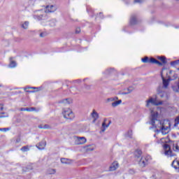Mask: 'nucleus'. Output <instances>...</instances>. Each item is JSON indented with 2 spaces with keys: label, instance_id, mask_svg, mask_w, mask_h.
Segmentation results:
<instances>
[{
  "label": "nucleus",
  "instance_id": "1",
  "mask_svg": "<svg viewBox=\"0 0 179 179\" xmlns=\"http://www.w3.org/2000/svg\"><path fill=\"white\" fill-rule=\"evenodd\" d=\"M33 17L35 20H38V22L41 20H48V15L45 14V12L43 9L34 10Z\"/></svg>",
  "mask_w": 179,
  "mask_h": 179
},
{
  "label": "nucleus",
  "instance_id": "2",
  "mask_svg": "<svg viewBox=\"0 0 179 179\" xmlns=\"http://www.w3.org/2000/svg\"><path fill=\"white\" fill-rule=\"evenodd\" d=\"M159 117V113L157 111H151V117H150V124L152 125V127H150V129H152V128H157V126H156V121H158L159 124L162 125V122L159 120H157Z\"/></svg>",
  "mask_w": 179,
  "mask_h": 179
},
{
  "label": "nucleus",
  "instance_id": "3",
  "mask_svg": "<svg viewBox=\"0 0 179 179\" xmlns=\"http://www.w3.org/2000/svg\"><path fill=\"white\" fill-rule=\"evenodd\" d=\"M62 114L66 120H73L75 118V115H73V112L69 108L63 109Z\"/></svg>",
  "mask_w": 179,
  "mask_h": 179
},
{
  "label": "nucleus",
  "instance_id": "4",
  "mask_svg": "<svg viewBox=\"0 0 179 179\" xmlns=\"http://www.w3.org/2000/svg\"><path fill=\"white\" fill-rule=\"evenodd\" d=\"M152 160V157L148 155L146 157H142L141 159L138 161V164L141 167H145L146 165L148 164L149 161Z\"/></svg>",
  "mask_w": 179,
  "mask_h": 179
},
{
  "label": "nucleus",
  "instance_id": "5",
  "mask_svg": "<svg viewBox=\"0 0 179 179\" xmlns=\"http://www.w3.org/2000/svg\"><path fill=\"white\" fill-rule=\"evenodd\" d=\"M151 103V104H153V106H162L163 105V101H157L156 99L153 98H150L148 100L146 101V107H149V104Z\"/></svg>",
  "mask_w": 179,
  "mask_h": 179
},
{
  "label": "nucleus",
  "instance_id": "6",
  "mask_svg": "<svg viewBox=\"0 0 179 179\" xmlns=\"http://www.w3.org/2000/svg\"><path fill=\"white\" fill-rule=\"evenodd\" d=\"M164 149L165 150L166 156H168L169 157H173V156H174L173 155V151H171V148L170 147V145L164 144Z\"/></svg>",
  "mask_w": 179,
  "mask_h": 179
},
{
  "label": "nucleus",
  "instance_id": "7",
  "mask_svg": "<svg viewBox=\"0 0 179 179\" xmlns=\"http://www.w3.org/2000/svg\"><path fill=\"white\" fill-rule=\"evenodd\" d=\"M169 126H164V124H161L162 127H161V132L162 134V135H167V134H169L170 132V128L171 127V124L170 123V122H169L168 123Z\"/></svg>",
  "mask_w": 179,
  "mask_h": 179
},
{
  "label": "nucleus",
  "instance_id": "8",
  "mask_svg": "<svg viewBox=\"0 0 179 179\" xmlns=\"http://www.w3.org/2000/svg\"><path fill=\"white\" fill-rule=\"evenodd\" d=\"M46 145H47V142L43 140L38 144L36 145V148H38V149H39V150H44Z\"/></svg>",
  "mask_w": 179,
  "mask_h": 179
},
{
  "label": "nucleus",
  "instance_id": "9",
  "mask_svg": "<svg viewBox=\"0 0 179 179\" xmlns=\"http://www.w3.org/2000/svg\"><path fill=\"white\" fill-rule=\"evenodd\" d=\"M171 80H173V79L168 78L166 80L164 77H162V83L164 89H167L169 87V85H170Z\"/></svg>",
  "mask_w": 179,
  "mask_h": 179
},
{
  "label": "nucleus",
  "instance_id": "10",
  "mask_svg": "<svg viewBox=\"0 0 179 179\" xmlns=\"http://www.w3.org/2000/svg\"><path fill=\"white\" fill-rule=\"evenodd\" d=\"M56 9L57 8H55V6H54L53 5L47 6L46 10L44 11H45V13H50L55 12Z\"/></svg>",
  "mask_w": 179,
  "mask_h": 179
},
{
  "label": "nucleus",
  "instance_id": "11",
  "mask_svg": "<svg viewBox=\"0 0 179 179\" xmlns=\"http://www.w3.org/2000/svg\"><path fill=\"white\" fill-rule=\"evenodd\" d=\"M138 24V20H136V15H132L130 18V24L131 26H134Z\"/></svg>",
  "mask_w": 179,
  "mask_h": 179
},
{
  "label": "nucleus",
  "instance_id": "12",
  "mask_svg": "<svg viewBox=\"0 0 179 179\" xmlns=\"http://www.w3.org/2000/svg\"><path fill=\"white\" fill-rule=\"evenodd\" d=\"M76 145H83L86 143V138L85 137H80L78 138L77 141H76Z\"/></svg>",
  "mask_w": 179,
  "mask_h": 179
},
{
  "label": "nucleus",
  "instance_id": "13",
  "mask_svg": "<svg viewBox=\"0 0 179 179\" xmlns=\"http://www.w3.org/2000/svg\"><path fill=\"white\" fill-rule=\"evenodd\" d=\"M106 121H107V119H104L103 122L102 123V132H104V131H106V128H108V127H110V124H111V121L109 120L108 123L106 124Z\"/></svg>",
  "mask_w": 179,
  "mask_h": 179
},
{
  "label": "nucleus",
  "instance_id": "14",
  "mask_svg": "<svg viewBox=\"0 0 179 179\" xmlns=\"http://www.w3.org/2000/svg\"><path fill=\"white\" fill-rule=\"evenodd\" d=\"M118 169V162H113L109 168L110 171H115Z\"/></svg>",
  "mask_w": 179,
  "mask_h": 179
},
{
  "label": "nucleus",
  "instance_id": "15",
  "mask_svg": "<svg viewBox=\"0 0 179 179\" xmlns=\"http://www.w3.org/2000/svg\"><path fill=\"white\" fill-rule=\"evenodd\" d=\"M150 64H156L157 65H159V66H163V63L160 62L159 61H158L157 59L151 57L150 58Z\"/></svg>",
  "mask_w": 179,
  "mask_h": 179
},
{
  "label": "nucleus",
  "instance_id": "16",
  "mask_svg": "<svg viewBox=\"0 0 179 179\" xmlns=\"http://www.w3.org/2000/svg\"><path fill=\"white\" fill-rule=\"evenodd\" d=\"M92 118L94 119V122L97 121L99 120V113L96 112V110H93L92 113H91Z\"/></svg>",
  "mask_w": 179,
  "mask_h": 179
},
{
  "label": "nucleus",
  "instance_id": "17",
  "mask_svg": "<svg viewBox=\"0 0 179 179\" xmlns=\"http://www.w3.org/2000/svg\"><path fill=\"white\" fill-rule=\"evenodd\" d=\"M157 59H160L162 65H166V64H167V59L164 56H158Z\"/></svg>",
  "mask_w": 179,
  "mask_h": 179
},
{
  "label": "nucleus",
  "instance_id": "18",
  "mask_svg": "<svg viewBox=\"0 0 179 179\" xmlns=\"http://www.w3.org/2000/svg\"><path fill=\"white\" fill-rule=\"evenodd\" d=\"M61 163H62V164H71V160L66 158H62Z\"/></svg>",
  "mask_w": 179,
  "mask_h": 179
},
{
  "label": "nucleus",
  "instance_id": "19",
  "mask_svg": "<svg viewBox=\"0 0 179 179\" xmlns=\"http://www.w3.org/2000/svg\"><path fill=\"white\" fill-rule=\"evenodd\" d=\"M121 103H122V100L115 101L112 103V107H114V108L118 107V106H120V104H121Z\"/></svg>",
  "mask_w": 179,
  "mask_h": 179
},
{
  "label": "nucleus",
  "instance_id": "20",
  "mask_svg": "<svg viewBox=\"0 0 179 179\" xmlns=\"http://www.w3.org/2000/svg\"><path fill=\"white\" fill-rule=\"evenodd\" d=\"M142 62L144 64H150V59L149 57H145L144 58L141 59Z\"/></svg>",
  "mask_w": 179,
  "mask_h": 179
},
{
  "label": "nucleus",
  "instance_id": "21",
  "mask_svg": "<svg viewBox=\"0 0 179 179\" xmlns=\"http://www.w3.org/2000/svg\"><path fill=\"white\" fill-rule=\"evenodd\" d=\"M50 27H54L56 26L57 24V20H52L50 21Z\"/></svg>",
  "mask_w": 179,
  "mask_h": 179
},
{
  "label": "nucleus",
  "instance_id": "22",
  "mask_svg": "<svg viewBox=\"0 0 179 179\" xmlns=\"http://www.w3.org/2000/svg\"><path fill=\"white\" fill-rule=\"evenodd\" d=\"M20 150L22 151V152H29V150H30V148H29V146L28 145H25V146H23L21 149H20Z\"/></svg>",
  "mask_w": 179,
  "mask_h": 179
},
{
  "label": "nucleus",
  "instance_id": "23",
  "mask_svg": "<svg viewBox=\"0 0 179 179\" xmlns=\"http://www.w3.org/2000/svg\"><path fill=\"white\" fill-rule=\"evenodd\" d=\"M171 66H176V65H179V59L171 62Z\"/></svg>",
  "mask_w": 179,
  "mask_h": 179
},
{
  "label": "nucleus",
  "instance_id": "24",
  "mask_svg": "<svg viewBox=\"0 0 179 179\" xmlns=\"http://www.w3.org/2000/svg\"><path fill=\"white\" fill-rule=\"evenodd\" d=\"M124 90H127V92L129 93V94L130 93H132V92H134V87L130 86V87H129L127 89Z\"/></svg>",
  "mask_w": 179,
  "mask_h": 179
},
{
  "label": "nucleus",
  "instance_id": "25",
  "mask_svg": "<svg viewBox=\"0 0 179 179\" xmlns=\"http://www.w3.org/2000/svg\"><path fill=\"white\" fill-rule=\"evenodd\" d=\"M77 90H78V88H76V87H71V88L70 89V92H71V93L72 94H76V93H78V92H76Z\"/></svg>",
  "mask_w": 179,
  "mask_h": 179
},
{
  "label": "nucleus",
  "instance_id": "26",
  "mask_svg": "<svg viewBox=\"0 0 179 179\" xmlns=\"http://www.w3.org/2000/svg\"><path fill=\"white\" fill-rule=\"evenodd\" d=\"M69 99H64L60 101L59 103H62L63 104H71V102H69Z\"/></svg>",
  "mask_w": 179,
  "mask_h": 179
},
{
  "label": "nucleus",
  "instance_id": "27",
  "mask_svg": "<svg viewBox=\"0 0 179 179\" xmlns=\"http://www.w3.org/2000/svg\"><path fill=\"white\" fill-rule=\"evenodd\" d=\"M173 150H174V152H179V147L177 143L173 145Z\"/></svg>",
  "mask_w": 179,
  "mask_h": 179
},
{
  "label": "nucleus",
  "instance_id": "28",
  "mask_svg": "<svg viewBox=\"0 0 179 179\" xmlns=\"http://www.w3.org/2000/svg\"><path fill=\"white\" fill-rule=\"evenodd\" d=\"M141 155H142V151L141 150H137L136 151V157H138V159L141 157Z\"/></svg>",
  "mask_w": 179,
  "mask_h": 179
},
{
  "label": "nucleus",
  "instance_id": "29",
  "mask_svg": "<svg viewBox=\"0 0 179 179\" xmlns=\"http://www.w3.org/2000/svg\"><path fill=\"white\" fill-rule=\"evenodd\" d=\"M22 29H27V27H29V22H24V24H22Z\"/></svg>",
  "mask_w": 179,
  "mask_h": 179
},
{
  "label": "nucleus",
  "instance_id": "30",
  "mask_svg": "<svg viewBox=\"0 0 179 179\" xmlns=\"http://www.w3.org/2000/svg\"><path fill=\"white\" fill-rule=\"evenodd\" d=\"M177 78H178V75H177V73H173V76L169 77V79H173L172 80H176V79H177Z\"/></svg>",
  "mask_w": 179,
  "mask_h": 179
},
{
  "label": "nucleus",
  "instance_id": "31",
  "mask_svg": "<svg viewBox=\"0 0 179 179\" xmlns=\"http://www.w3.org/2000/svg\"><path fill=\"white\" fill-rule=\"evenodd\" d=\"M27 111L31 112V111H38L36 110V108L31 107V108H27Z\"/></svg>",
  "mask_w": 179,
  "mask_h": 179
},
{
  "label": "nucleus",
  "instance_id": "32",
  "mask_svg": "<svg viewBox=\"0 0 179 179\" xmlns=\"http://www.w3.org/2000/svg\"><path fill=\"white\" fill-rule=\"evenodd\" d=\"M10 68H15L16 66V62H11L9 64Z\"/></svg>",
  "mask_w": 179,
  "mask_h": 179
},
{
  "label": "nucleus",
  "instance_id": "33",
  "mask_svg": "<svg viewBox=\"0 0 179 179\" xmlns=\"http://www.w3.org/2000/svg\"><path fill=\"white\" fill-rule=\"evenodd\" d=\"M179 124V116L176 118L174 127H177Z\"/></svg>",
  "mask_w": 179,
  "mask_h": 179
},
{
  "label": "nucleus",
  "instance_id": "34",
  "mask_svg": "<svg viewBox=\"0 0 179 179\" xmlns=\"http://www.w3.org/2000/svg\"><path fill=\"white\" fill-rule=\"evenodd\" d=\"M127 136H128V138H132V130H129L128 132H127Z\"/></svg>",
  "mask_w": 179,
  "mask_h": 179
},
{
  "label": "nucleus",
  "instance_id": "35",
  "mask_svg": "<svg viewBox=\"0 0 179 179\" xmlns=\"http://www.w3.org/2000/svg\"><path fill=\"white\" fill-rule=\"evenodd\" d=\"M113 69H107V70L105 71V73H106V75H108V74H110L111 72H113Z\"/></svg>",
  "mask_w": 179,
  "mask_h": 179
},
{
  "label": "nucleus",
  "instance_id": "36",
  "mask_svg": "<svg viewBox=\"0 0 179 179\" xmlns=\"http://www.w3.org/2000/svg\"><path fill=\"white\" fill-rule=\"evenodd\" d=\"M158 94L159 95V97H161V99H163V97H164V92H158Z\"/></svg>",
  "mask_w": 179,
  "mask_h": 179
},
{
  "label": "nucleus",
  "instance_id": "37",
  "mask_svg": "<svg viewBox=\"0 0 179 179\" xmlns=\"http://www.w3.org/2000/svg\"><path fill=\"white\" fill-rule=\"evenodd\" d=\"M145 0H134V3H142Z\"/></svg>",
  "mask_w": 179,
  "mask_h": 179
},
{
  "label": "nucleus",
  "instance_id": "38",
  "mask_svg": "<svg viewBox=\"0 0 179 179\" xmlns=\"http://www.w3.org/2000/svg\"><path fill=\"white\" fill-rule=\"evenodd\" d=\"M10 128H0V131H3L4 132H6V131H10Z\"/></svg>",
  "mask_w": 179,
  "mask_h": 179
},
{
  "label": "nucleus",
  "instance_id": "39",
  "mask_svg": "<svg viewBox=\"0 0 179 179\" xmlns=\"http://www.w3.org/2000/svg\"><path fill=\"white\" fill-rule=\"evenodd\" d=\"M79 33H80V27H77L76 29V34H79Z\"/></svg>",
  "mask_w": 179,
  "mask_h": 179
},
{
  "label": "nucleus",
  "instance_id": "40",
  "mask_svg": "<svg viewBox=\"0 0 179 179\" xmlns=\"http://www.w3.org/2000/svg\"><path fill=\"white\" fill-rule=\"evenodd\" d=\"M80 82H82L80 79L73 80V83H80Z\"/></svg>",
  "mask_w": 179,
  "mask_h": 179
},
{
  "label": "nucleus",
  "instance_id": "41",
  "mask_svg": "<svg viewBox=\"0 0 179 179\" xmlns=\"http://www.w3.org/2000/svg\"><path fill=\"white\" fill-rule=\"evenodd\" d=\"M97 17H99L100 19L103 18V13H99V14L97 15Z\"/></svg>",
  "mask_w": 179,
  "mask_h": 179
},
{
  "label": "nucleus",
  "instance_id": "42",
  "mask_svg": "<svg viewBox=\"0 0 179 179\" xmlns=\"http://www.w3.org/2000/svg\"><path fill=\"white\" fill-rule=\"evenodd\" d=\"M107 101H115V98H113V97H112V98H108V99H107Z\"/></svg>",
  "mask_w": 179,
  "mask_h": 179
},
{
  "label": "nucleus",
  "instance_id": "43",
  "mask_svg": "<svg viewBox=\"0 0 179 179\" xmlns=\"http://www.w3.org/2000/svg\"><path fill=\"white\" fill-rule=\"evenodd\" d=\"M119 94H122L123 96H125L126 94H129V92H122L119 93Z\"/></svg>",
  "mask_w": 179,
  "mask_h": 179
},
{
  "label": "nucleus",
  "instance_id": "44",
  "mask_svg": "<svg viewBox=\"0 0 179 179\" xmlns=\"http://www.w3.org/2000/svg\"><path fill=\"white\" fill-rule=\"evenodd\" d=\"M43 129H50V125L48 124L43 125Z\"/></svg>",
  "mask_w": 179,
  "mask_h": 179
},
{
  "label": "nucleus",
  "instance_id": "45",
  "mask_svg": "<svg viewBox=\"0 0 179 179\" xmlns=\"http://www.w3.org/2000/svg\"><path fill=\"white\" fill-rule=\"evenodd\" d=\"M49 174H55V169H50Z\"/></svg>",
  "mask_w": 179,
  "mask_h": 179
},
{
  "label": "nucleus",
  "instance_id": "46",
  "mask_svg": "<svg viewBox=\"0 0 179 179\" xmlns=\"http://www.w3.org/2000/svg\"><path fill=\"white\" fill-rule=\"evenodd\" d=\"M20 111H27V108H21Z\"/></svg>",
  "mask_w": 179,
  "mask_h": 179
},
{
  "label": "nucleus",
  "instance_id": "47",
  "mask_svg": "<svg viewBox=\"0 0 179 179\" xmlns=\"http://www.w3.org/2000/svg\"><path fill=\"white\" fill-rule=\"evenodd\" d=\"M44 126H43V124H40L38 126V128H39V129H43Z\"/></svg>",
  "mask_w": 179,
  "mask_h": 179
},
{
  "label": "nucleus",
  "instance_id": "48",
  "mask_svg": "<svg viewBox=\"0 0 179 179\" xmlns=\"http://www.w3.org/2000/svg\"><path fill=\"white\" fill-rule=\"evenodd\" d=\"M16 143H19V142H20V138H18L16 139Z\"/></svg>",
  "mask_w": 179,
  "mask_h": 179
},
{
  "label": "nucleus",
  "instance_id": "49",
  "mask_svg": "<svg viewBox=\"0 0 179 179\" xmlns=\"http://www.w3.org/2000/svg\"><path fill=\"white\" fill-rule=\"evenodd\" d=\"M45 36V34H44V33L40 34V37H44Z\"/></svg>",
  "mask_w": 179,
  "mask_h": 179
},
{
  "label": "nucleus",
  "instance_id": "50",
  "mask_svg": "<svg viewBox=\"0 0 179 179\" xmlns=\"http://www.w3.org/2000/svg\"><path fill=\"white\" fill-rule=\"evenodd\" d=\"M155 132H162V129H156L155 131Z\"/></svg>",
  "mask_w": 179,
  "mask_h": 179
},
{
  "label": "nucleus",
  "instance_id": "51",
  "mask_svg": "<svg viewBox=\"0 0 179 179\" xmlns=\"http://www.w3.org/2000/svg\"><path fill=\"white\" fill-rule=\"evenodd\" d=\"M26 92H27V93H34V91H29V90H26Z\"/></svg>",
  "mask_w": 179,
  "mask_h": 179
},
{
  "label": "nucleus",
  "instance_id": "52",
  "mask_svg": "<svg viewBox=\"0 0 179 179\" xmlns=\"http://www.w3.org/2000/svg\"><path fill=\"white\" fill-rule=\"evenodd\" d=\"M31 89H36V92H38V88L37 87H31Z\"/></svg>",
  "mask_w": 179,
  "mask_h": 179
},
{
  "label": "nucleus",
  "instance_id": "53",
  "mask_svg": "<svg viewBox=\"0 0 179 179\" xmlns=\"http://www.w3.org/2000/svg\"><path fill=\"white\" fill-rule=\"evenodd\" d=\"M3 110V106H0V110L2 111Z\"/></svg>",
  "mask_w": 179,
  "mask_h": 179
},
{
  "label": "nucleus",
  "instance_id": "54",
  "mask_svg": "<svg viewBox=\"0 0 179 179\" xmlns=\"http://www.w3.org/2000/svg\"><path fill=\"white\" fill-rule=\"evenodd\" d=\"M113 99H115V100H118V97H113Z\"/></svg>",
  "mask_w": 179,
  "mask_h": 179
},
{
  "label": "nucleus",
  "instance_id": "55",
  "mask_svg": "<svg viewBox=\"0 0 179 179\" xmlns=\"http://www.w3.org/2000/svg\"><path fill=\"white\" fill-rule=\"evenodd\" d=\"M0 118H3V116H2V115H0Z\"/></svg>",
  "mask_w": 179,
  "mask_h": 179
},
{
  "label": "nucleus",
  "instance_id": "56",
  "mask_svg": "<svg viewBox=\"0 0 179 179\" xmlns=\"http://www.w3.org/2000/svg\"><path fill=\"white\" fill-rule=\"evenodd\" d=\"M154 137L156 138V134L154 135Z\"/></svg>",
  "mask_w": 179,
  "mask_h": 179
},
{
  "label": "nucleus",
  "instance_id": "57",
  "mask_svg": "<svg viewBox=\"0 0 179 179\" xmlns=\"http://www.w3.org/2000/svg\"><path fill=\"white\" fill-rule=\"evenodd\" d=\"M0 114H5L4 113H0Z\"/></svg>",
  "mask_w": 179,
  "mask_h": 179
},
{
  "label": "nucleus",
  "instance_id": "58",
  "mask_svg": "<svg viewBox=\"0 0 179 179\" xmlns=\"http://www.w3.org/2000/svg\"><path fill=\"white\" fill-rule=\"evenodd\" d=\"M123 31H125V29H123Z\"/></svg>",
  "mask_w": 179,
  "mask_h": 179
},
{
  "label": "nucleus",
  "instance_id": "59",
  "mask_svg": "<svg viewBox=\"0 0 179 179\" xmlns=\"http://www.w3.org/2000/svg\"><path fill=\"white\" fill-rule=\"evenodd\" d=\"M83 80H84V81L86 80V78H85Z\"/></svg>",
  "mask_w": 179,
  "mask_h": 179
},
{
  "label": "nucleus",
  "instance_id": "60",
  "mask_svg": "<svg viewBox=\"0 0 179 179\" xmlns=\"http://www.w3.org/2000/svg\"><path fill=\"white\" fill-rule=\"evenodd\" d=\"M30 2H34L33 1H30Z\"/></svg>",
  "mask_w": 179,
  "mask_h": 179
},
{
  "label": "nucleus",
  "instance_id": "61",
  "mask_svg": "<svg viewBox=\"0 0 179 179\" xmlns=\"http://www.w3.org/2000/svg\"><path fill=\"white\" fill-rule=\"evenodd\" d=\"M152 177H155V175H153Z\"/></svg>",
  "mask_w": 179,
  "mask_h": 179
},
{
  "label": "nucleus",
  "instance_id": "62",
  "mask_svg": "<svg viewBox=\"0 0 179 179\" xmlns=\"http://www.w3.org/2000/svg\"><path fill=\"white\" fill-rule=\"evenodd\" d=\"M176 1H179V0H176Z\"/></svg>",
  "mask_w": 179,
  "mask_h": 179
}]
</instances>
